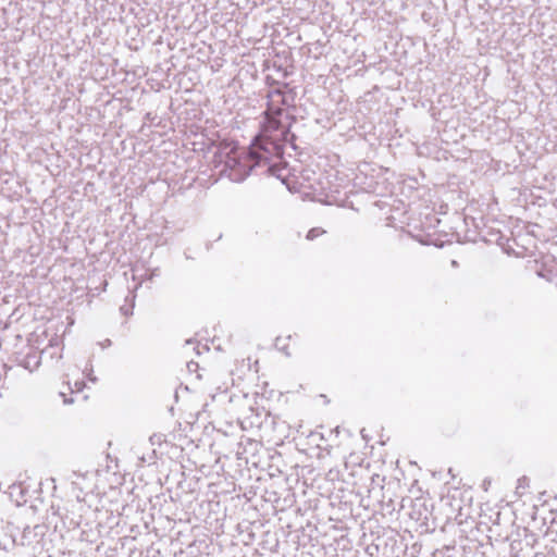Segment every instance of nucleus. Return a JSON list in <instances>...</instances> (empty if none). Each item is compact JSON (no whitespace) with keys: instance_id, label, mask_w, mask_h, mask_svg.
I'll use <instances>...</instances> for the list:
<instances>
[{"instance_id":"f257e3e1","label":"nucleus","mask_w":557,"mask_h":557,"mask_svg":"<svg viewBox=\"0 0 557 557\" xmlns=\"http://www.w3.org/2000/svg\"><path fill=\"white\" fill-rule=\"evenodd\" d=\"M275 84L277 87L267 95V109L262 112L260 132L250 146L247 149L228 146L220 149V158L224 156V160L221 159L224 163L223 172L233 182L240 183L251 173L274 175L276 161L284 156V143L295 148L296 135L290 132V121H295V117L288 113L284 115V112L295 108L297 94L287 83Z\"/></svg>"},{"instance_id":"f03ea898","label":"nucleus","mask_w":557,"mask_h":557,"mask_svg":"<svg viewBox=\"0 0 557 557\" xmlns=\"http://www.w3.org/2000/svg\"><path fill=\"white\" fill-rule=\"evenodd\" d=\"M251 424L257 425L258 428L271 426L274 432L280 434V440L285 436V432L288 430L285 421L281 420L276 416L271 414L270 412H265L263 420H259V414H257L256 421H252Z\"/></svg>"},{"instance_id":"7ed1b4c3","label":"nucleus","mask_w":557,"mask_h":557,"mask_svg":"<svg viewBox=\"0 0 557 557\" xmlns=\"http://www.w3.org/2000/svg\"><path fill=\"white\" fill-rule=\"evenodd\" d=\"M20 364L24 368L33 372L38 369L40 366V355L37 351H30L24 356L21 360Z\"/></svg>"},{"instance_id":"20e7f679","label":"nucleus","mask_w":557,"mask_h":557,"mask_svg":"<svg viewBox=\"0 0 557 557\" xmlns=\"http://www.w3.org/2000/svg\"><path fill=\"white\" fill-rule=\"evenodd\" d=\"M324 233H325V231L323 228H321V227H313V228H311L307 233V239L313 240V239H315L317 237L321 236Z\"/></svg>"},{"instance_id":"39448f33","label":"nucleus","mask_w":557,"mask_h":557,"mask_svg":"<svg viewBox=\"0 0 557 557\" xmlns=\"http://www.w3.org/2000/svg\"><path fill=\"white\" fill-rule=\"evenodd\" d=\"M522 542L520 540H515L510 543V554L512 557H518V553L521 549Z\"/></svg>"},{"instance_id":"423d86ee","label":"nucleus","mask_w":557,"mask_h":557,"mask_svg":"<svg viewBox=\"0 0 557 557\" xmlns=\"http://www.w3.org/2000/svg\"><path fill=\"white\" fill-rule=\"evenodd\" d=\"M187 368L189 371H191L194 368H198V363L197 362H194V361H190L187 363Z\"/></svg>"},{"instance_id":"0eeeda50","label":"nucleus","mask_w":557,"mask_h":557,"mask_svg":"<svg viewBox=\"0 0 557 557\" xmlns=\"http://www.w3.org/2000/svg\"><path fill=\"white\" fill-rule=\"evenodd\" d=\"M121 311L123 312V314L127 315V314H131L132 311H129L128 309H125L124 307H121Z\"/></svg>"},{"instance_id":"6e6552de","label":"nucleus","mask_w":557,"mask_h":557,"mask_svg":"<svg viewBox=\"0 0 557 557\" xmlns=\"http://www.w3.org/2000/svg\"><path fill=\"white\" fill-rule=\"evenodd\" d=\"M111 345V341L110 339H106L104 344H103V347L106 346H110Z\"/></svg>"},{"instance_id":"1a4fd4ad","label":"nucleus","mask_w":557,"mask_h":557,"mask_svg":"<svg viewBox=\"0 0 557 557\" xmlns=\"http://www.w3.org/2000/svg\"><path fill=\"white\" fill-rule=\"evenodd\" d=\"M72 403H73V399L64 398V404H72Z\"/></svg>"},{"instance_id":"9d476101","label":"nucleus","mask_w":557,"mask_h":557,"mask_svg":"<svg viewBox=\"0 0 557 557\" xmlns=\"http://www.w3.org/2000/svg\"><path fill=\"white\" fill-rule=\"evenodd\" d=\"M451 264H453L454 267H456V265H457V261L453 260Z\"/></svg>"}]
</instances>
